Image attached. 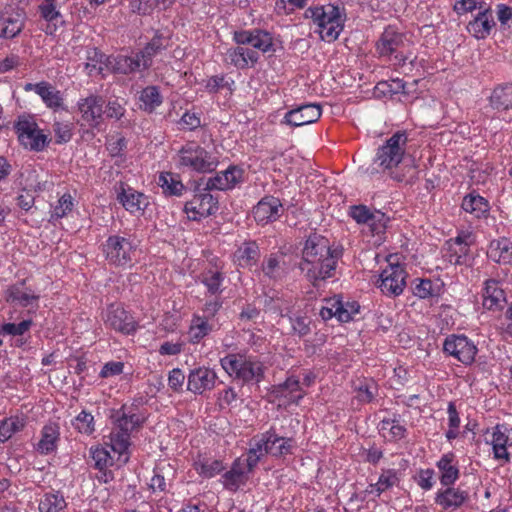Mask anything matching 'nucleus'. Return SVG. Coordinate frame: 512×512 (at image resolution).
<instances>
[{
    "mask_svg": "<svg viewBox=\"0 0 512 512\" xmlns=\"http://www.w3.org/2000/svg\"><path fill=\"white\" fill-rule=\"evenodd\" d=\"M341 251L331 249L329 240L319 234H311L302 251L299 268L314 287L334 275Z\"/></svg>",
    "mask_w": 512,
    "mask_h": 512,
    "instance_id": "1",
    "label": "nucleus"
},
{
    "mask_svg": "<svg viewBox=\"0 0 512 512\" xmlns=\"http://www.w3.org/2000/svg\"><path fill=\"white\" fill-rule=\"evenodd\" d=\"M305 15L319 27L320 36L325 41L336 40L343 29L340 10L334 5L308 8Z\"/></svg>",
    "mask_w": 512,
    "mask_h": 512,
    "instance_id": "2",
    "label": "nucleus"
},
{
    "mask_svg": "<svg viewBox=\"0 0 512 512\" xmlns=\"http://www.w3.org/2000/svg\"><path fill=\"white\" fill-rule=\"evenodd\" d=\"M407 140L405 132L392 135L383 146L379 147L374 159L373 171L384 172L396 168L404 160Z\"/></svg>",
    "mask_w": 512,
    "mask_h": 512,
    "instance_id": "3",
    "label": "nucleus"
},
{
    "mask_svg": "<svg viewBox=\"0 0 512 512\" xmlns=\"http://www.w3.org/2000/svg\"><path fill=\"white\" fill-rule=\"evenodd\" d=\"M14 129L21 145L31 151H43L51 141L35 121L25 116L18 117L17 122L14 124Z\"/></svg>",
    "mask_w": 512,
    "mask_h": 512,
    "instance_id": "4",
    "label": "nucleus"
},
{
    "mask_svg": "<svg viewBox=\"0 0 512 512\" xmlns=\"http://www.w3.org/2000/svg\"><path fill=\"white\" fill-rule=\"evenodd\" d=\"M229 363V369L226 373L231 377L246 383L252 380L260 382L264 377L263 365L260 362H253L246 359L244 355L229 354L226 356Z\"/></svg>",
    "mask_w": 512,
    "mask_h": 512,
    "instance_id": "5",
    "label": "nucleus"
},
{
    "mask_svg": "<svg viewBox=\"0 0 512 512\" xmlns=\"http://www.w3.org/2000/svg\"><path fill=\"white\" fill-rule=\"evenodd\" d=\"M443 350L465 365L473 363L477 354V347L464 335L448 336L443 343Z\"/></svg>",
    "mask_w": 512,
    "mask_h": 512,
    "instance_id": "6",
    "label": "nucleus"
},
{
    "mask_svg": "<svg viewBox=\"0 0 512 512\" xmlns=\"http://www.w3.org/2000/svg\"><path fill=\"white\" fill-rule=\"evenodd\" d=\"M103 252L111 264L123 266L131 261L134 250L127 238L113 235L103 244Z\"/></svg>",
    "mask_w": 512,
    "mask_h": 512,
    "instance_id": "7",
    "label": "nucleus"
},
{
    "mask_svg": "<svg viewBox=\"0 0 512 512\" xmlns=\"http://www.w3.org/2000/svg\"><path fill=\"white\" fill-rule=\"evenodd\" d=\"M406 272L399 265L390 264L380 274V289L386 295L398 296L406 286Z\"/></svg>",
    "mask_w": 512,
    "mask_h": 512,
    "instance_id": "8",
    "label": "nucleus"
},
{
    "mask_svg": "<svg viewBox=\"0 0 512 512\" xmlns=\"http://www.w3.org/2000/svg\"><path fill=\"white\" fill-rule=\"evenodd\" d=\"M218 198L210 193L195 194L184 205V212L191 220L212 215L218 209Z\"/></svg>",
    "mask_w": 512,
    "mask_h": 512,
    "instance_id": "9",
    "label": "nucleus"
},
{
    "mask_svg": "<svg viewBox=\"0 0 512 512\" xmlns=\"http://www.w3.org/2000/svg\"><path fill=\"white\" fill-rule=\"evenodd\" d=\"M180 163L196 171L211 170L212 162L208 160V153L196 143L186 144L179 152Z\"/></svg>",
    "mask_w": 512,
    "mask_h": 512,
    "instance_id": "10",
    "label": "nucleus"
},
{
    "mask_svg": "<svg viewBox=\"0 0 512 512\" xmlns=\"http://www.w3.org/2000/svg\"><path fill=\"white\" fill-rule=\"evenodd\" d=\"M105 323L110 328L124 334H131L137 328V323L133 316L117 305H110L108 307Z\"/></svg>",
    "mask_w": 512,
    "mask_h": 512,
    "instance_id": "11",
    "label": "nucleus"
},
{
    "mask_svg": "<svg viewBox=\"0 0 512 512\" xmlns=\"http://www.w3.org/2000/svg\"><path fill=\"white\" fill-rule=\"evenodd\" d=\"M255 467V459L248 460L246 457L237 458L229 471H226V489L236 491L248 480V474Z\"/></svg>",
    "mask_w": 512,
    "mask_h": 512,
    "instance_id": "12",
    "label": "nucleus"
},
{
    "mask_svg": "<svg viewBox=\"0 0 512 512\" xmlns=\"http://www.w3.org/2000/svg\"><path fill=\"white\" fill-rule=\"evenodd\" d=\"M321 114L322 111L319 105L305 104L288 111L284 116L283 123L293 127H300L316 122L321 117Z\"/></svg>",
    "mask_w": 512,
    "mask_h": 512,
    "instance_id": "13",
    "label": "nucleus"
},
{
    "mask_svg": "<svg viewBox=\"0 0 512 512\" xmlns=\"http://www.w3.org/2000/svg\"><path fill=\"white\" fill-rule=\"evenodd\" d=\"M283 211L284 208L278 198L266 196L253 208V216L258 223L267 224L276 221Z\"/></svg>",
    "mask_w": 512,
    "mask_h": 512,
    "instance_id": "14",
    "label": "nucleus"
},
{
    "mask_svg": "<svg viewBox=\"0 0 512 512\" xmlns=\"http://www.w3.org/2000/svg\"><path fill=\"white\" fill-rule=\"evenodd\" d=\"M105 100L101 96L90 95L79 102L82 118L91 126L98 127L103 120Z\"/></svg>",
    "mask_w": 512,
    "mask_h": 512,
    "instance_id": "15",
    "label": "nucleus"
},
{
    "mask_svg": "<svg viewBox=\"0 0 512 512\" xmlns=\"http://www.w3.org/2000/svg\"><path fill=\"white\" fill-rule=\"evenodd\" d=\"M105 68L114 74L124 75L144 70L137 53L135 56H108L106 58Z\"/></svg>",
    "mask_w": 512,
    "mask_h": 512,
    "instance_id": "16",
    "label": "nucleus"
},
{
    "mask_svg": "<svg viewBox=\"0 0 512 512\" xmlns=\"http://www.w3.org/2000/svg\"><path fill=\"white\" fill-rule=\"evenodd\" d=\"M469 499V494L465 490L446 486L445 489L439 490L435 496V503L442 507L443 510H456L461 507Z\"/></svg>",
    "mask_w": 512,
    "mask_h": 512,
    "instance_id": "17",
    "label": "nucleus"
},
{
    "mask_svg": "<svg viewBox=\"0 0 512 512\" xmlns=\"http://www.w3.org/2000/svg\"><path fill=\"white\" fill-rule=\"evenodd\" d=\"M495 26L490 8L479 12L473 21L467 25L468 32L477 39H485Z\"/></svg>",
    "mask_w": 512,
    "mask_h": 512,
    "instance_id": "18",
    "label": "nucleus"
},
{
    "mask_svg": "<svg viewBox=\"0 0 512 512\" xmlns=\"http://www.w3.org/2000/svg\"><path fill=\"white\" fill-rule=\"evenodd\" d=\"M216 373L208 368H198L190 372L188 376V390L194 393H202L214 386Z\"/></svg>",
    "mask_w": 512,
    "mask_h": 512,
    "instance_id": "19",
    "label": "nucleus"
},
{
    "mask_svg": "<svg viewBox=\"0 0 512 512\" xmlns=\"http://www.w3.org/2000/svg\"><path fill=\"white\" fill-rule=\"evenodd\" d=\"M483 307L488 310L501 309L506 302L505 293L496 280H487L483 289Z\"/></svg>",
    "mask_w": 512,
    "mask_h": 512,
    "instance_id": "20",
    "label": "nucleus"
},
{
    "mask_svg": "<svg viewBox=\"0 0 512 512\" xmlns=\"http://www.w3.org/2000/svg\"><path fill=\"white\" fill-rule=\"evenodd\" d=\"M404 44L403 34L393 27H388L381 34L377 42V51L382 56H388L396 52Z\"/></svg>",
    "mask_w": 512,
    "mask_h": 512,
    "instance_id": "21",
    "label": "nucleus"
},
{
    "mask_svg": "<svg viewBox=\"0 0 512 512\" xmlns=\"http://www.w3.org/2000/svg\"><path fill=\"white\" fill-rule=\"evenodd\" d=\"M260 257L258 245L255 241H243L233 254V261L240 267L254 265Z\"/></svg>",
    "mask_w": 512,
    "mask_h": 512,
    "instance_id": "22",
    "label": "nucleus"
},
{
    "mask_svg": "<svg viewBox=\"0 0 512 512\" xmlns=\"http://www.w3.org/2000/svg\"><path fill=\"white\" fill-rule=\"evenodd\" d=\"M117 199L123 207L131 213L143 210V207L147 204L144 194L130 187L125 188L123 184H121V191L118 193Z\"/></svg>",
    "mask_w": 512,
    "mask_h": 512,
    "instance_id": "23",
    "label": "nucleus"
},
{
    "mask_svg": "<svg viewBox=\"0 0 512 512\" xmlns=\"http://www.w3.org/2000/svg\"><path fill=\"white\" fill-rule=\"evenodd\" d=\"M25 90H34L50 108H58L62 105L60 92L47 82L28 83L25 86Z\"/></svg>",
    "mask_w": 512,
    "mask_h": 512,
    "instance_id": "24",
    "label": "nucleus"
},
{
    "mask_svg": "<svg viewBox=\"0 0 512 512\" xmlns=\"http://www.w3.org/2000/svg\"><path fill=\"white\" fill-rule=\"evenodd\" d=\"M488 256L495 262L512 264V242L507 238L493 240Z\"/></svg>",
    "mask_w": 512,
    "mask_h": 512,
    "instance_id": "25",
    "label": "nucleus"
},
{
    "mask_svg": "<svg viewBox=\"0 0 512 512\" xmlns=\"http://www.w3.org/2000/svg\"><path fill=\"white\" fill-rule=\"evenodd\" d=\"M454 455L452 453L444 454L437 462V467L441 472L440 482L443 486H450L455 483L459 477V469L453 464Z\"/></svg>",
    "mask_w": 512,
    "mask_h": 512,
    "instance_id": "26",
    "label": "nucleus"
},
{
    "mask_svg": "<svg viewBox=\"0 0 512 512\" xmlns=\"http://www.w3.org/2000/svg\"><path fill=\"white\" fill-rule=\"evenodd\" d=\"M489 100L494 109L507 110L512 108V83L497 86Z\"/></svg>",
    "mask_w": 512,
    "mask_h": 512,
    "instance_id": "27",
    "label": "nucleus"
},
{
    "mask_svg": "<svg viewBox=\"0 0 512 512\" xmlns=\"http://www.w3.org/2000/svg\"><path fill=\"white\" fill-rule=\"evenodd\" d=\"M326 305L323 306L319 312V315L324 321L330 320L332 317H336L339 322H348V315L341 311L342 309V297L334 296L329 299H325Z\"/></svg>",
    "mask_w": 512,
    "mask_h": 512,
    "instance_id": "28",
    "label": "nucleus"
},
{
    "mask_svg": "<svg viewBox=\"0 0 512 512\" xmlns=\"http://www.w3.org/2000/svg\"><path fill=\"white\" fill-rule=\"evenodd\" d=\"M462 208L464 211L474 215L476 218H480L488 212L489 204L485 198L479 195L469 194L464 197L462 201Z\"/></svg>",
    "mask_w": 512,
    "mask_h": 512,
    "instance_id": "29",
    "label": "nucleus"
},
{
    "mask_svg": "<svg viewBox=\"0 0 512 512\" xmlns=\"http://www.w3.org/2000/svg\"><path fill=\"white\" fill-rule=\"evenodd\" d=\"M271 439V430L261 434L260 437L253 438V444L249 449V452L246 456L248 460L255 459V466L258 464L259 460L262 456L269 454L268 447L270 446Z\"/></svg>",
    "mask_w": 512,
    "mask_h": 512,
    "instance_id": "30",
    "label": "nucleus"
},
{
    "mask_svg": "<svg viewBox=\"0 0 512 512\" xmlns=\"http://www.w3.org/2000/svg\"><path fill=\"white\" fill-rule=\"evenodd\" d=\"M59 438L57 426L46 425L42 430V437L38 442L37 449L42 454H48L56 449V443Z\"/></svg>",
    "mask_w": 512,
    "mask_h": 512,
    "instance_id": "31",
    "label": "nucleus"
},
{
    "mask_svg": "<svg viewBox=\"0 0 512 512\" xmlns=\"http://www.w3.org/2000/svg\"><path fill=\"white\" fill-rule=\"evenodd\" d=\"M38 299V295L22 291L19 285H13L6 291V301L9 303L18 304L21 307H28Z\"/></svg>",
    "mask_w": 512,
    "mask_h": 512,
    "instance_id": "32",
    "label": "nucleus"
},
{
    "mask_svg": "<svg viewBox=\"0 0 512 512\" xmlns=\"http://www.w3.org/2000/svg\"><path fill=\"white\" fill-rule=\"evenodd\" d=\"M158 184L163 189V193L168 195L179 196L184 190L182 182L177 179V176L169 172H163L159 175Z\"/></svg>",
    "mask_w": 512,
    "mask_h": 512,
    "instance_id": "33",
    "label": "nucleus"
},
{
    "mask_svg": "<svg viewBox=\"0 0 512 512\" xmlns=\"http://www.w3.org/2000/svg\"><path fill=\"white\" fill-rule=\"evenodd\" d=\"M106 56L97 48H89L86 53V69L88 70V74L92 75L93 72L97 74H101L105 68Z\"/></svg>",
    "mask_w": 512,
    "mask_h": 512,
    "instance_id": "34",
    "label": "nucleus"
},
{
    "mask_svg": "<svg viewBox=\"0 0 512 512\" xmlns=\"http://www.w3.org/2000/svg\"><path fill=\"white\" fill-rule=\"evenodd\" d=\"M164 46L161 43L160 38H153L151 42H149L142 50H140L137 55L140 57V61L143 69H148L151 67L153 62V57L159 53Z\"/></svg>",
    "mask_w": 512,
    "mask_h": 512,
    "instance_id": "35",
    "label": "nucleus"
},
{
    "mask_svg": "<svg viewBox=\"0 0 512 512\" xmlns=\"http://www.w3.org/2000/svg\"><path fill=\"white\" fill-rule=\"evenodd\" d=\"M66 502L62 495L45 494L39 503V512H64Z\"/></svg>",
    "mask_w": 512,
    "mask_h": 512,
    "instance_id": "36",
    "label": "nucleus"
},
{
    "mask_svg": "<svg viewBox=\"0 0 512 512\" xmlns=\"http://www.w3.org/2000/svg\"><path fill=\"white\" fill-rule=\"evenodd\" d=\"M508 436L501 430L500 426H496L491 436V444L493 446L494 455L497 459L508 458L507 443Z\"/></svg>",
    "mask_w": 512,
    "mask_h": 512,
    "instance_id": "37",
    "label": "nucleus"
},
{
    "mask_svg": "<svg viewBox=\"0 0 512 512\" xmlns=\"http://www.w3.org/2000/svg\"><path fill=\"white\" fill-rule=\"evenodd\" d=\"M271 439L273 440L270 442L268 451L272 456H283L291 452L293 442L291 438L279 437L273 430H271Z\"/></svg>",
    "mask_w": 512,
    "mask_h": 512,
    "instance_id": "38",
    "label": "nucleus"
},
{
    "mask_svg": "<svg viewBox=\"0 0 512 512\" xmlns=\"http://www.w3.org/2000/svg\"><path fill=\"white\" fill-rule=\"evenodd\" d=\"M140 100L143 102L144 109L151 112L162 102L158 89L155 86H148L142 90Z\"/></svg>",
    "mask_w": 512,
    "mask_h": 512,
    "instance_id": "39",
    "label": "nucleus"
},
{
    "mask_svg": "<svg viewBox=\"0 0 512 512\" xmlns=\"http://www.w3.org/2000/svg\"><path fill=\"white\" fill-rule=\"evenodd\" d=\"M4 27L1 30L0 36L4 38H14L23 29V21L20 15L16 17L3 18Z\"/></svg>",
    "mask_w": 512,
    "mask_h": 512,
    "instance_id": "40",
    "label": "nucleus"
},
{
    "mask_svg": "<svg viewBox=\"0 0 512 512\" xmlns=\"http://www.w3.org/2000/svg\"><path fill=\"white\" fill-rule=\"evenodd\" d=\"M244 179L245 170L241 166L230 165L226 168V191L238 187Z\"/></svg>",
    "mask_w": 512,
    "mask_h": 512,
    "instance_id": "41",
    "label": "nucleus"
},
{
    "mask_svg": "<svg viewBox=\"0 0 512 512\" xmlns=\"http://www.w3.org/2000/svg\"><path fill=\"white\" fill-rule=\"evenodd\" d=\"M110 439H111V447H112L113 451H115L119 454H123L124 452H126L130 445V442H129L130 433L127 431L121 430L120 428H119V430L113 431L111 433Z\"/></svg>",
    "mask_w": 512,
    "mask_h": 512,
    "instance_id": "42",
    "label": "nucleus"
},
{
    "mask_svg": "<svg viewBox=\"0 0 512 512\" xmlns=\"http://www.w3.org/2000/svg\"><path fill=\"white\" fill-rule=\"evenodd\" d=\"M72 425L78 432L90 435L94 431V417L91 413L82 411L73 420Z\"/></svg>",
    "mask_w": 512,
    "mask_h": 512,
    "instance_id": "43",
    "label": "nucleus"
},
{
    "mask_svg": "<svg viewBox=\"0 0 512 512\" xmlns=\"http://www.w3.org/2000/svg\"><path fill=\"white\" fill-rule=\"evenodd\" d=\"M23 426V422L17 418L3 420L0 423V442L7 441L15 432L20 431Z\"/></svg>",
    "mask_w": 512,
    "mask_h": 512,
    "instance_id": "44",
    "label": "nucleus"
},
{
    "mask_svg": "<svg viewBox=\"0 0 512 512\" xmlns=\"http://www.w3.org/2000/svg\"><path fill=\"white\" fill-rule=\"evenodd\" d=\"M125 406L122 407V410ZM144 421V418L137 414H127L123 411L122 415L117 419L118 428L121 430L131 432L136 427H139Z\"/></svg>",
    "mask_w": 512,
    "mask_h": 512,
    "instance_id": "45",
    "label": "nucleus"
},
{
    "mask_svg": "<svg viewBox=\"0 0 512 512\" xmlns=\"http://www.w3.org/2000/svg\"><path fill=\"white\" fill-rule=\"evenodd\" d=\"M389 221V217H387L384 213L379 210H376L371 213L369 218L368 226L372 234L380 235L385 232L387 223Z\"/></svg>",
    "mask_w": 512,
    "mask_h": 512,
    "instance_id": "46",
    "label": "nucleus"
},
{
    "mask_svg": "<svg viewBox=\"0 0 512 512\" xmlns=\"http://www.w3.org/2000/svg\"><path fill=\"white\" fill-rule=\"evenodd\" d=\"M397 481H398V478H397L396 472L392 469H389V470L383 472L380 475L378 482L376 484L371 485V487L373 489H375L377 494L379 495L380 493L384 492L388 488H391L392 486H394Z\"/></svg>",
    "mask_w": 512,
    "mask_h": 512,
    "instance_id": "47",
    "label": "nucleus"
},
{
    "mask_svg": "<svg viewBox=\"0 0 512 512\" xmlns=\"http://www.w3.org/2000/svg\"><path fill=\"white\" fill-rule=\"evenodd\" d=\"M91 458L94 461L95 468H97L99 471L106 469L109 465L112 464V457L104 448H91Z\"/></svg>",
    "mask_w": 512,
    "mask_h": 512,
    "instance_id": "48",
    "label": "nucleus"
},
{
    "mask_svg": "<svg viewBox=\"0 0 512 512\" xmlns=\"http://www.w3.org/2000/svg\"><path fill=\"white\" fill-rule=\"evenodd\" d=\"M32 325V320H23L22 322L15 323H5L0 326V335H23L26 331L30 329Z\"/></svg>",
    "mask_w": 512,
    "mask_h": 512,
    "instance_id": "49",
    "label": "nucleus"
},
{
    "mask_svg": "<svg viewBox=\"0 0 512 512\" xmlns=\"http://www.w3.org/2000/svg\"><path fill=\"white\" fill-rule=\"evenodd\" d=\"M262 270L265 276L269 277L270 279L276 280L280 278L282 269L280 267V261L278 257L275 255H270V257L263 262Z\"/></svg>",
    "mask_w": 512,
    "mask_h": 512,
    "instance_id": "50",
    "label": "nucleus"
},
{
    "mask_svg": "<svg viewBox=\"0 0 512 512\" xmlns=\"http://www.w3.org/2000/svg\"><path fill=\"white\" fill-rule=\"evenodd\" d=\"M251 46L262 52H267L272 47V37L268 32L256 30L253 33Z\"/></svg>",
    "mask_w": 512,
    "mask_h": 512,
    "instance_id": "51",
    "label": "nucleus"
},
{
    "mask_svg": "<svg viewBox=\"0 0 512 512\" xmlns=\"http://www.w3.org/2000/svg\"><path fill=\"white\" fill-rule=\"evenodd\" d=\"M62 6L57 5L55 3L46 2L44 0V3L39 6V12L43 19H45L47 22H56L58 18L61 17V14L59 12V9Z\"/></svg>",
    "mask_w": 512,
    "mask_h": 512,
    "instance_id": "52",
    "label": "nucleus"
},
{
    "mask_svg": "<svg viewBox=\"0 0 512 512\" xmlns=\"http://www.w3.org/2000/svg\"><path fill=\"white\" fill-rule=\"evenodd\" d=\"M293 331L299 336H306L310 333V319L303 315L289 317Z\"/></svg>",
    "mask_w": 512,
    "mask_h": 512,
    "instance_id": "53",
    "label": "nucleus"
},
{
    "mask_svg": "<svg viewBox=\"0 0 512 512\" xmlns=\"http://www.w3.org/2000/svg\"><path fill=\"white\" fill-rule=\"evenodd\" d=\"M413 293L419 298H428L436 295L433 283L429 279L420 280L413 288Z\"/></svg>",
    "mask_w": 512,
    "mask_h": 512,
    "instance_id": "54",
    "label": "nucleus"
},
{
    "mask_svg": "<svg viewBox=\"0 0 512 512\" xmlns=\"http://www.w3.org/2000/svg\"><path fill=\"white\" fill-rule=\"evenodd\" d=\"M372 211L365 205L350 207V216L359 224H368Z\"/></svg>",
    "mask_w": 512,
    "mask_h": 512,
    "instance_id": "55",
    "label": "nucleus"
},
{
    "mask_svg": "<svg viewBox=\"0 0 512 512\" xmlns=\"http://www.w3.org/2000/svg\"><path fill=\"white\" fill-rule=\"evenodd\" d=\"M73 206L72 197L70 195H63L58 205L54 208L52 218H62L66 215L67 211H71Z\"/></svg>",
    "mask_w": 512,
    "mask_h": 512,
    "instance_id": "56",
    "label": "nucleus"
},
{
    "mask_svg": "<svg viewBox=\"0 0 512 512\" xmlns=\"http://www.w3.org/2000/svg\"><path fill=\"white\" fill-rule=\"evenodd\" d=\"M157 2V0H133L131 9L135 13L146 15L152 11Z\"/></svg>",
    "mask_w": 512,
    "mask_h": 512,
    "instance_id": "57",
    "label": "nucleus"
},
{
    "mask_svg": "<svg viewBox=\"0 0 512 512\" xmlns=\"http://www.w3.org/2000/svg\"><path fill=\"white\" fill-rule=\"evenodd\" d=\"M224 469V465L222 461L213 460L211 462L206 461L201 464L200 473L205 477H213L217 473L221 472Z\"/></svg>",
    "mask_w": 512,
    "mask_h": 512,
    "instance_id": "58",
    "label": "nucleus"
},
{
    "mask_svg": "<svg viewBox=\"0 0 512 512\" xmlns=\"http://www.w3.org/2000/svg\"><path fill=\"white\" fill-rule=\"evenodd\" d=\"M53 127L55 132L56 143H66L71 139L72 133L68 125L56 122Z\"/></svg>",
    "mask_w": 512,
    "mask_h": 512,
    "instance_id": "59",
    "label": "nucleus"
},
{
    "mask_svg": "<svg viewBox=\"0 0 512 512\" xmlns=\"http://www.w3.org/2000/svg\"><path fill=\"white\" fill-rule=\"evenodd\" d=\"M125 109L116 100L109 101L104 109V114L108 118L120 119L124 115Z\"/></svg>",
    "mask_w": 512,
    "mask_h": 512,
    "instance_id": "60",
    "label": "nucleus"
},
{
    "mask_svg": "<svg viewBox=\"0 0 512 512\" xmlns=\"http://www.w3.org/2000/svg\"><path fill=\"white\" fill-rule=\"evenodd\" d=\"M124 364L122 362H108L106 363L101 372L100 376L102 378H107L110 376L119 375L123 372Z\"/></svg>",
    "mask_w": 512,
    "mask_h": 512,
    "instance_id": "61",
    "label": "nucleus"
},
{
    "mask_svg": "<svg viewBox=\"0 0 512 512\" xmlns=\"http://www.w3.org/2000/svg\"><path fill=\"white\" fill-rule=\"evenodd\" d=\"M184 380H185V375L178 368L173 369L169 373L168 384L171 387V389H173L174 391H177V390H179V388L182 387Z\"/></svg>",
    "mask_w": 512,
    "mask_h": 512,
    "instance_id": "62",
    "label": "nucleus"
},
{
    "mask_svg": "<svg viewBox=\"0 0 512 512\" xmlns=\"http://www.w3.org/2000/svg\"><path fill=\"white\" fill-rule=\"evenodd\" d=\"M433 475L434 472L431 469L421 470L417 479L418 485L424 490L431 489L433 486Z\"/></svg>",
    "mask_w": 512,
    "mask_h": 512,
    "instance_id": "63",
    "label": "nucleus"
},
{
    "mask_svg": "<svg viewBox=\"0 0 512 512\" xmlns=\"http://www.w3.org/2000/svg\"><path fill=\"white\" fill-rule=\"evenodd\" d=\"M505 318L507 320V323H502L500 327L501 334L505 339L508 337L512 338V303L505 312Z\"/></svg>",
    "mask_w": 512,
    "mask_h": 512,
    "instance_id": "64",
    "label": "nucleus"
}]
</instances>
